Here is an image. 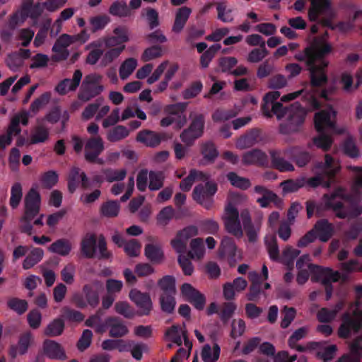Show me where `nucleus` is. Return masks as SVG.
Wrapping results in <instances>:
<instances>
[{"mask_svg":"<svg viewBox=\"0 0 362 362\" xmlns=\"http://www.w3.org/2000/svg\"><path fill=\"white\" fill-rule=\"evenodd\" d=\"M104 150V144L100 136H91L84 145V157L90 163L103 164V160L98 156Z\"/></svg>","mask_w":362,"mask_h":362,"instance_id":"nucleus-12","label":"nucleus"},{"mask_svg":"<svg viewBox=\"0 0 362 362\" xmlns=\"http://www.w3.org/2000/svg\"><path fill=\"white\" fill-rule=\"evenodd\" d=\"M50 98L51 93L49 92L42 93L40 97L33 101L30 106V111L34 115L36 114L43 106L49 102Z\"/></svg>","mask_w":362,"mask_h":362,"instance_id":"nucleus-55","label":"nucleus"},{"mask_svg":"<svg viewBox=\"0 0 362 362\" xmlns=\"http://www.w3.org/2000/svg\"><path fill=\"white\" fill-rule=\"evenodd\" d=\"M298 269H309L313 274L311 279L313 281H321L327 284L330 281H338L340 279V274L334 272L330 268H323L310 263V258L308 255L301 256L296 262Z\"/></svg>","mask_w":362,"mask_h":362,"instance_id":"nucleus-6","label":"nucleus"},{"mask_svg":"<svg viewBox=\"0 0 362 362\" xmlns=\"http://www.w3.org/2000/svg\"><path fill=\"white\" fill-rule=\"evenodd\" d=\"M23 197L22 187L20 182H15L11 187V197H10V206L12 209H16Z\"/></svg>","mask_w":362,"mask_h":362,"instance_id":"nucleus-52","label":"nucleus"},{"mask_svg":"<svg viewBox=\"0 0 362 362\" xmlns=\"http://www.w3.org/2000/svg\"><path fill=\"white\" fill-rule=\"evenodd\" d=\"M190 13L191 9L187 7H182L177 11L175 23L173 27V30L175 33H180L182 30Z\"/></svg>","mask_w":362,"mask_h":362,"instance_id":"nucleus-43","label":"nucleus"},{"mask_svg":"<svg viewBox=\"0 0 362 362\" xmlns=\"http://www.w3.org/2000/svg\"><path fill=\"white\" fill-rule=\"evenodd\" d=\"M240 216L249 241L255 242L258 237V232L260 226L259 225L254 226L252 224L250 214L247 210L242 211Z\"/></svg>","mask_w":362,"mask_h":362,"instance_id":"nucleus-33","label":"nucleus"},{"mask_svg":"<svg viewBox=\"0 0 362 362\" xmlns=\"http://www.w3.org/2000/svg\"><path fill=\"white\" fill-rule=\"evenodd\" d=\"M115 311L126 318H132L135 315V312L129 303L127 301H119L115 305Z\"/></svg>","mask_w":362,"mask_h":362,"instance_id":"nucleus-58","label":"nucleus"},{"mask_svg":"<svg viewBox=\"0 0 362 362\" xmlns=\"http://www.w3.org/2000/svg\"><path fill=\"white\" fill-rule=\"evenodd\" d=\"M129 40V33L125 28L115 29V54L120 53L125 47L124 43Z\"/></svg>","mask_w":362,"mask_h":362,"instance_id":"nucleus-42","label":"nucleus"},{"mask_svg":"<svg viewBox=\"0 0 362 362\" xmlns=\"http://www.w3.org/2000/svg\"><path fill=\"white\" fill-rule=\"evenodd\" d=\"M308 333V328L306 327H300L296 330L293 334L288 339V346L293 349H296L298 351H305V347L298 345V341L304 338Z\"/></svg>","mask_w":362,"mask_h":362,"instance_id":"nucleus-49","label":"nucleus"},{"mask_svg":"<svg viewBox=\"0 0 362 362\" xmlns=\"http://www.w3.org/2000/svg\"><path fill=\"white\" fill-rule=\"evenodd\" d=\"M191 124L189 128L185 130L180 135L182 141L186 144H190L196 139L200 137L204 132V117L197 111H192L189 114Z\"/></svg>","mask_w":362,"mask_h":362,"instance_id":"nucleus-8","label":"nucleus"},{"mask_svg":"<svg viewBox=\"0 0 362 362\" xmlns=\"http://www.w3.org/2000/svg\"><path fill=\"white\" fill-rule=\"evenodd\" d=\"M31 335L30 333L22 334L17 345H11L8 350L9 356L15 358L18 354H25L30 346Z\"/></svg>","mask_w":362,"mask_h":362,"instance_id":"nucleus-29","label":"nucleus"},{"mask_svg":"<svg viewBox=\"0 0 362 362\" xmlns=\"http://www.w3.org/2000/svg\"><path fill=\"white\" fill-rule=\"evenodd\" d=\"M174 216V209L172 206L164 207L157 215V222L160 226H166Z\"/></svg>","mask_w":362,"mask_h":362,"instance_id":"nucleus-63","label":"nucleus"},{"mask_svg":"<svg viewBox=\"0 0 362 362\" xmlns=\"http://www.w3.org/2000/svg\"><path fill=\"white\" fill-rule=\"evenodd\" d=\"M220 355V347L214 344L212 347L209 344L203 346L201 356L204 362H216Z\"/></svg>","mask_w":362,"mask_h":362,"instance_id":"nucleus-45","label":"nucleus"},{"mask_svg":"<svg viewBox=\"0 0 362 362\" xmlns=\"http://www.w3.org/2000/svg\"><path fill=\"white\" fill-rule=\"evenodd\" d=\"M29 122V112L23 110L16 114L11 119L10 124L7 129V134L10 136L19 135L21 132L20 123L23 126H27Z\"/></svg>","mask_w":362,"mask_h":362,"instance_id":"nucleus-26","label":"nucleus"},{"mask_svg":"<svg viewBox=\"0 0 362 362\" xmlns=\"http://www.w3.org/2000/svg\"><path fill=\"white\" fill-rule=\"evenodd\" d=\"M362 302L359 300L351 304L349 311L342 317V324L339 328L338 334L341 338H347L357 333L361 328L362 311L358 310Z\"/></svg>","mask_w":362,"mask_h":362,"instance_id":"nucleus-5","label":"nucleus"},{"mask_svg":"<svg viewBox=\"0 0 362 362\" xmlns=\"http://www.w3.org/2000/svg\"><path fill=\"white\" fill-rule=\"evenodd\" d=\"M44 255L43 250L39 247L34 248L25 257L23 262V268L29 269L41 261Z\"/></svg>","mask_w":362,"mask_h":362,"instance_id":"nucleus-46","label":"nucleus"},{"mask_svg":"<svg viewBox=\"0 0 362 362\" xmlns=\"http://www.w3.org/2000/svg\"><path fill=\"white\" fill-rule=\"evenodd\" d=\"M167 338L173 343L180 346L182 343V336L185 339V345H187L188 341L187 339V334L185 330H180L177 325H173L170 329L166 331Z\"/></svg>","mask_w":362,"mask_h":362,"instance_id":"nucleus-44","label":"nucleus"},{"mask_svg":"<svg viewBox=\"0 0 362 362\" xmlns=\"http://www.w3.org/2000/svg\"><path fill=\"white\" fill-rule=\"evenodd\" d=\"M223 220L226 230L229 233L238 238L243 237V231L239 221L238 211L230 203L225 209Z\"/></svg>","mask_w":362,"mask_h":362,"instance_id":"nucleus-10","label":"nucleus"},{"mask_svg":"<svg viewBox=\"0 0 362 362\" xmlns=\"http://www.w3.org/2000/svg\"><path fill=\"white\" fill-rule=\"evenodd\" d=\"M333 140L330 136L325 134L324 132H319V135L313 139L314 144L324 151H328L332 144Z\"/></svg>","mask_w":362,"mask_h":362,"instance_id":"nucleus-57","label":"nucleus"},{"mask_svg":"<svg viewBox=\"0 0 362 362\" xmlns=\"http://www.w3.org/2000/svg\"><path fill=\"white\" fill-rule=\"evenodd\" d=\"M158 285L163 291V294L175 293V280L172 276H165L158 281Z\"/></svg>","mask_w":362,"mask_h":362,"instance_id":"nucleus-51","label":"nucleus"},{"mask_svg":"<svg viewBox=\"0 0 362 362\" xmlns=\"http://www.w3.org/2000/svg\"><path fill=\"white\" fill-rule=\"evenodd\" d=\"M103 87L98 83V78L94 74H89L84 78L78 95L79 100L87 102L99 95Z\"/></svg>","mask_w":362,"mask_h":362,"instance_id":"nucleus-14","label":"nucleus"},{"mask_svg":"<svg viewBox=\"0 0 362 362\" xmlns=\"http://www.w3.org/2000/svg\"><path fill=\"white\" fill-rule=\"evenodd\" d=\"M344 302L340 301L337 303L334 308L329 310L326 308H321L316 315L317 319L320 322H329L334 320L339 311L344 307Z\"/></svg>","mask_w":362,"mask_h":362,"instance_id":"nucleus-36","label":"nucleus"},{"mask_svg":"<svg viewBox=\"0 0 362 362\" xmlns=\"http://www.w3.org/2000/svg\"><path fill=\"white\" fill-rule=\"evenodd\" d=\"M199 234V229L196 226L190 225L178 230L175 237L171 240L170 245L173 250L179 255H184L187 250L188 241L190 238Z\"/></svg>","mask_w":362,"mask_h":362,"instance_id":"nucleus-9","label":"nucleus"},{"mask_svg":"<svg viewBox=\"0 0 362 362\" xmlns=\"http://www.w3.org/2000/svg\"><path fill=\"white\" fill-rule=\"evenodd\" d=\"M303 95V97L308 100L312 109H317L320 107V103L317 100V94L315 92H309L305 90H300L295 91L286 95H283L281 98V102L286 103L295 100L300 95Z\"/></svg>","mask_w":362,"mask_h":362,"instance_id":"nucleus-25","label":"nucleus"},{"mask_svg":"<svg viewBox=\"0 0 362 362\" xmlns=\"http://www.w3.org/2000/svg\"><path fill=\"white\" fill-rule=\"evenodd\" d=\"M136 140L147 146L154 147L160 143L161 139L156 132L145 130L138 134Z\"/></svg>","mask_w":362,"mask_h":362,"instance_id":"nucleus-38","label":"nucleus"},{"mask_svg":"<svg viewBox=\"0 0 362 362\" xmlns=\"http://www.w3.org/2000/svg\"><path fill=\"white\" fill-rule=\"evenodd\" d=\"M181 293L183 298L191 303L197 310L204 308L206 303L204 296L191 284H184L181 287Z\"/></svg>","mask_w":362,"mask_h":362,"instance_id":"nucleus-19","label":"nucleus"},{"mask_svg":"<svg viewBox=\"0 0 362 362\" xmlns=\"http://www.w3.org/2000/svg\"><path fill=\"white\" fill-rule=\"evenodd\" d=\"M313 230L322 242H327L332 236L334 232L332 224L327 220H321L317 222Z\"/></svg>","mask_w":362,"mask_h":362,"instance_id":"nucleus-31","label":"nucleus"},{"mask_svg":"<svg viewBox=\"0 0 362 362\" xmlns=\"http://www.w3.org/2000/svg\"><path fill=\"white\" fill-rule=\"evenodd\" d=\"M217 187L215 182H200L193 192V199L204 208L209 209L212 206L211 197L216 193Z\"/></svg>","mask_w":362,"mask_h":362,"instance_id":"nucleus-11","label":"nucleus"},{"mask_svg":"<svg viewBox=\"0 0 362 362\" xmlns=\"http://www.w3.org/2000/svg\"><path fill=\"white\" fill-rule=\"evenodd\" d=\"M97 249V237L93 233H87L81 243V252L88 259L93 258Z\"/></svg>","mask_w":362,"mask_h":362,"instance_id":"nucleus-28","label":"nucleus"},{"mask_svg":"<svg viewBox=\"0 0 362 362\" xmlns=\"http://www.w3.org/2000/svg\"><path fill=\"white\" fill-rule=\"evenodd\" d=\"M361 76L362 74H356V82L354 83L352 75L345 71L340 75L339 83L344 92L350 93L357 90L361 86Z\"/></svg>","mask_w":362,"mask_h":362,"instance_id":"nucleus-27","label":"nucleus"},{"mask_svg":"<svg viewBox=\"0 0 362 362\" xmlns=\"http://www.w3.org/2000/svg\"><path fill=\"white\" fill-rule=\"evenodd\" d=\"M129 299L139 309V315H148L153 309V303L148 293L132 288L129 293Z\"/></svg>","mask_w":362,"mask_h":362,"instance_id":"nucleus-15","label":"nucleus"},{"mask_svg":"<svg viewBox=\"0 0 362 362\" xmlns=\"http://www.w3.org/2000/svg\"><path fill=\"white\" fill-rule=\"evenodd\" d=\"M279 97V91H270L264 95L263 114L267 117L275 115L279 119L286 117L287 121L281 125V131L284 134L296 132L303 123L307 112L298 104L292 105L289 109L285 108L280 102H276Z\"/></svg>","mask_w":362,"mask_h":362,"instance_id":"nucleus-2","label":"nucleus"},{"mask_svg":"<svg viewBox=\"0 0 362 362\" xmlns=\"http://www.w3.org/2000/svg\"><path fill=\"white\" fill-rule=\"evenodd\" d=\"M300 253L298 249L287 246L282 252V262L287 266H293V260Z\"/></svg>","mask_w":362,"mask_h":362,"instance_id":"nucleus-59","label":"nucleus"},{"mask_svg":"<svg viewBox=\"0 0 362 362\" xmlns=\"http://www.w3.org/2000/svg\"><path fill=\"white\" fill-rule=\"evenodd\" d=\"M343 152L350 158H358L360 156V150L353 136L349 135L341 144Z\"/></svg>","mask_w":362,"mask_h":362,"instance_id":"nucleus-41","label":"nucleus"},{"mask_svg":"<svg viewBox=\"0 0 362 362\" xmlns=\"http://www.w3.org/2000/svg\"><path fill=\"white\" fill-rule=\"evenodd\" d=\"M218 256L232 267L242 259L241 252L237 249L233 240L228 237H225L221 240Z\"/></svg>","mask_w":362,"mask_h":362,"instance_id":"nucleus-13","label":"nucleus"},{"mask_svg":"<svg viewBox=\"0 0 362 362\" xmlns=\"http://www.w3.org/2000/svg\"><path fill=\"white\" fill-rule=\"evenodd\" d=\"M352 192L344 193V189L335 188L331 194H324L322 204L327 209H332L339 218L356 217L362 214V206L359 204L358 195L362 193V182H354Z\"/></svg>","mask_w":362,"mask_h":362,"instance_id":"nucleus-1","label":"nucleus"},{"mask_svg":"<svg viewBox=\"0 0 362 362\" xmlns=\"http://www.w3.org/2000/svg\"><path fill=\"white\" fill-rule=\"evenodd\" d=\"M267 156L259 150L247 152L243 156V162L246 164H264L267 161Z\"/></svg>","mask_w":362,"mask_h":362,"instance_id":"nucleus-48","label":"nucleus"},{"mask_svg":"<svg viewBox=\"0 0 362 362\" xmlns=\"http://www.w3.org/2000/svg\"><path fill=\"white\" fill-rule=\"evenodd\" d=\"M138 65V62L136 59L130 57L124 60L119 69V75L122 80H126L134 72Z\"/></svg>","mask_w":362,"mask_h":362,"instance_id":"nucleus-47","label":"nucleus"},{"mask_svg":"<svg viewBox=\"0 0 362 362\" xmlns=\"http://www.w3.org/2000/svg\"><path fill=\"white\" fill-rule=\"evenodd\" d=\"M163 50L160 46H153L144 50L141 59L143 62H149L161 57Z\"/></svg>","mask_w":362,"mask_h":362,"instance_id":"nucleus-60","label":"nucleus"},{"mask_svg":"<svg viewBox=\"0 0 362 362\" xmlns=\"http://www.w3.org/2000/svg\"><path fill=\"white\" fill-rule=\"evenodd\" d=\"M49 131L42 124L37 125L32 131L28 141L29 144H37L45 143L49 139Z\"/></svg>","mask_w":362,"mask_h":362,"instance_id":"nucleus-35","label":"nucleus"},{"mask_svg":"<svg viewBox=\"0 0 362 362\" xmlns=\"http://www.w3.org/2000/svg\"><path fill=\"white\" fill-rule=\"evenodd\" d=\"M43 353L49 358L52 360L66 359V355L64 349L60 344L52 340L45 339L42 344Z\"/></svg>","mask_w":362,"mask_h":362,"instance_id":"nucleus-21","label":"nucleus"},{"mask_svg":"<svg viewBox=\"0 0 362 362\" xmlns=\"http://www.w3.org/2000/svg\"><path fill=\"white\" fill-rule=\"evenodd\" d=\"M7 306L9 309L21 315L28 310V303L25 300L13 297L7 301Z\"/></svg>","mask_w":362,"mask_h":362,"instance_id":"nucleus-50","label":"nucleus"},{"mask_svg":"<svg viewBox=\"0 0 362 362\" xmlns=\"http://www.w3.org/2000/svg\"><path fill=\"white\" fill-rule=\"evenodd\" d=\"M187 106V103H179L165 106L164 112L167 116L160 120V125L165 127L174 124L177 129L182 128L187 122L185 114Z\"/></svg>","mask_w":362,"mask_h":362,"instance_id":"nucleus-7","label":"nucleus"},{"mask_svg":"<svg viewBox=\"0 0 362 362\" xmlns=\"http://www.w3.org/2000/svg\"><path fill=\"white\" fill-rule=\"evenodd\" d=\"M247 286V281L242 278H235L232 282H227L223 286V295L225 299L235 298L237 293L243 291Z\"/></svg>","mask_w":362,"mask_h":362,"instance_id":"nucleus-23","label":"nucleus"},{"mask_svg":"<svg viewBox=\"0 0 362 362\" xmlns=\"http://www.w3.org/2000/svg\"><path fill=\"white\" fill-rule=\"evenodd\" d=\"M218 18L224 23L231 22L233 19L232 10L224 3H218L216 6Z\"/></svg>","mask_w":362,"mask_h":362,"instance_id":"nucleus-62","label":"nucleus"},{"mask_svg":"<svg viewBox=\"0 0 362 362\" xmlns=\"http://www.w3.org/2000/svg\"><path fill=\"white\" fill-rule=\"evenodd\" d=\"M124 250L129 257H137L141 252V245L135 240H131L124 244Z\"/></svg>","mask_w":362,"mask_h":362,"instance_id":"nucleus-61","label":"nucleus"},{"mask_svg":"<svg viewBox=\"0 0 362 362\" xmlns=\"http://www.w3.org/2000/svg\"><path fill=\"white\" fill-rule=\"evenodd\" d=\"M65 327L64 322L61 318L53 320L44 330V334L47 337H54L60 336Z\"/></svg>","mask_w":362,"mask_h":362,"instance_id":"nucleus-40","label":"nucleus"},{"mask_svg":"<svg viewBox=\"0 0 362 362\" xmlns=\"http://www.w3.org/2000/svg\"><path fill=\"white\" fill-rule=\"evenodd\" d=\"M243 102L240 105H235L233 109H218L212 115V119L216 122H223L235 117L242 110Z\"/></svg>","mask_w":362,"mask_h":362,"instance_id":"nucleus-30","label":"nucleus"},{"mask_svg":"<svg viewBox=\"0 0 362 362\" xmlns=\"http://www.w3.org/2000/svg\"><path fill=\"white\" fill-rule=\"evenodd\" d=\"M41 197L39 192L30 189L25 197L24 214L20 219L22 224L20 226L21 233L31 235L33 226L31 221L39 214L40 209Z\"/></svg>","mask_w":362,"mask_h":362,"instance_id":"nucleus-4","label":"nucleus"},{"mask_svg":"<svg viewBox=\"0 0 362 362\" xmlns=\"http://www.w3.org/2000/svg\"><path fill=\"white\" fill-rule=\"evenodd\" d=\"M199 227L201 230L206 234L216 235L219 230L218 223L213 219H206L201 221Z\"/></svg>","mask_w":362,"mask_h":362,"instance_id":"nucleus-64","label":"nucleus"},{"mask_svg":"<svg viewBox=\"0 0 362 362\" xmlns=\"http://www.w3.org/2000/svg\"><path fill=\"white\" fill-rule=\"evenodd\" d=\"M317 169L318 173L324 174L327 177H331L339 172L340 165L330 156L326 155L325 163L317 165Z\"/></svg>","mask_w":362,"mask_h":362,"instance_id":"nucleus-32","label":"nucleus"},{"mask_svg":"<svg viewBox=\"0 0 362 362\" xmlns=\"http://www.w3.org/2000/svg\"><path fill=\"white\" fill-rule=\"evenodd\" d=\"M336 115V111L331 106L315 113L314 124L317 132H325L326 130L329 129L330 127H334Z\"/></svg>","mask_w":362,"mask_h":362,"instance_id":"nucleus-16","label":"nucleus"},{"mask_svg":"<svg viewBox=\"0 0 362 362\" xmlns=\"http://www.w3.org/2000/svg\"><path fill=\"white\" fill-rule=\"evenodd\" d=\"M265 244L270 258L274 260L279 259V252L276 237L274 235L267 236Z\"/></svg>","mask_w":362,"mask_h":362,"instance_id":"nucleus-54","label":"nucleus"},{"mask_svg":"<svg viewBox=\"0 0 362 362\" xmlns=\"http://www.w3.org/2000/svg\"><path fill=\"white\" fill-rule=\"evenodd\" d=\"M144 254L148 260L154 263H161L164 259L163 252L158 244H147L144 248Z\"/></svg>","mask_w":362,"mask_h":362,"instance_id":"nucleus-34","label":"nucleus"},{"mask_svg":"<svg viewBox=\"0 0 362 362\" xmlns=\"http://www.w3.org/2000/svg\"><path fill=\"white\" fill-rule=\"evenodd\" d=\"M179 69V65L177 63L168 60L161 62L154 70L153 74L147 78V83L152 84L157 81L161 75L164 74V78L170 81Z\"/></svg>","mask_w":362,"mask_h":362,"instance_id":"nucleus-17","label":"nucleus"},{"mask_svg":"<svg viewBox=\"0 0 362 362\" xmlns=\"http://www.w3.org/2000/svg\"><path fill=\"white\" fill-rule=\"evenodd\" d=\"M82 72L80 69H76L73 75V78H64L55 87V90L61 95H66L69 91H74L78 87L81 78Z\"/></svg>","mask_w":362,"mask_h":362,"instance_id":"nucleus-22","label":"nucleus"},{"mask_svg":"<svg viewBox=\"0 0 362 362\" xmlns=\"http://www.w3.org/2000/svg\"><path fill=\"white\" fill-rule=\"evenodd\" d=\"M164 179L165 177L160 172H148L146 170H141L137 175L136 181H161Z\"/></svg>","mask_w":362,"mask_h":362,"instance_id":"nucleus-53","label":"nucleus"},{"mask_svg":"<svg viewBox=\"0 0 362 362\" xmlns=\"http://www.w3.org/2000/svg\"><path fill=\"white\" fill-rule=\"evenodd\" d=\"M332 51V45L324 38L315 39L313 45L305 49L307 62L310 67L313 86H320L326 82L324 69L328 62L325 56Z\"/></svg>","mask_w":362,"mask_h":362,"instance_id":"nucleus-3","label":"nucleus"},{"mask_svg":"<svg viewBox=\"0 0 362 362\" xmlns=\"http://www.w3.org/2000/svg\"><path fill=\"white\" fill-rule=\"evenodd\" d=\"M48 250L52 253L65 257L70 253L71 250V244L69 240L61 238L51 244Z\"/></svg>","mask_w":362,"mask_h":362,"instance_id":"nucleus-37","label":"nucleus"},{"mask_svg":"<svg viewBox=\"0 0 362 362\" xmlns=\"http://www.w3.org/2000/svg\"><path fill=\"white\" fill-rule=\"evenodd\" d=\"M189 251L188 256L192 259H201L205 254V249L203 245V240L200 238H195L189 243Z\"/></svg>","mask_w":362,"mask_h":362,"instance_id":"nucleus-39","label":"nucleus"},{"mask_svg":"<svg viewBox=\"0 0 362 362\" xmlns=\"http://www.w3.org/2000/svg\"><path fill=\"white\" fill-rule=\"evenodd\" d=\"M62 317L69 321L76 322H81L84 319V315L82 313L71 309L67 306H65L62 309Z\"/></svg>","mask_w":362,"mask_h":362,"instance_id":"nucleus-56","label":"nucleus"},{"mask_svg":"<svg viewBox=\"0 0 362 362\" xmlns=\"http://www.w3.org/2000/svg\"><path fill=\"white\" fill-rule=\"evenodd\" d=\"M94 49L87 55L86 62L90 65L95 64L107 47L113 46V37H108L93 42L90 45Z\"/></svg>","mask_w":362,"mask_h":362,"instance_id":"nucleus-18","label":"nucleus"},{"mask_svg":"<svg viewBox=\"0 0 362 362\" xmlns=\"http://www.w3.org/2000/svg\"><path fill=\"white\" fill-rule=\"evenodd\" d=\"M310 7L308 11V17L311 21H315L320 15L332 14L329 0H310Z\"/></svg>","mask_w":362,"mask_h":362,"instance_id":"nucleus-24","label":"nucleus"},{"mask_svg":"<svg viewBox=\"0 0 362 362\" xmlns=\"http://www.w3.org/2000/svg\"><path fill=\"white\" fill-rule=\"evenodd\" d=\"M255 192L262 195L261 197L257 199V202L262 207H267L270 203H273L277 208H283V200L265 187L257 185L255 187Z\"/></svg>","mask_w":362,"mask_h":362,"instance_id":"nucleus-20","label":"nucleus"}]
</instances>
